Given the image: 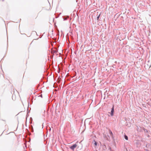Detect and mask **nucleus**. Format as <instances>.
Segmentation results:
<instances>
[{
  "label": "nucleus",
  "mask_w": 151,
  "mask_h": 151,
  "mask_svg": "<svg viewBox=\"0 0 151 151\" xmlns=\"http://www.w3.org/2000/svg\"><path fill=\"white\" fill-rule=\"evenodd\" d=\"M77 145L76 144L70 147V148L72 150L74 151L75 149L77 147Z\"/></svg>",
  "instance_id": "nucleus-1"
},
{
  "label": "nucleus",
  "mask_w": 151,
  "mask_h": 151,
  "mask_svg": "<svg viewBox=\"0 0 151 151\" xmlns=\"http://www.w3.org/2000/svg\"><path fill=\"white\" fill-rule=\"evenodd\" d=\"M114 106L111 109V115L112 116L113 115V113L114 112Z\"/></svg>",
  "instance_id": "nucleus-2"
},
{
  "label": "nucleus",
  "mask_w": 151,
  "mask_h": 151,
  "mask_svg": "<svg viewBox=\"0 0 151 151\" xmlns=\"http://www.w3.org/2000/svg\"><path fill=\"white\" fill-rule=\"evenodd\" d=\"M109 133L110 134V136L111 137H112L113 136V134L112 132L110 130H109Z\"/></svg>",
  "instance_id": "nucleus-3"
},
{
  "label": "nucleus",
  "mask_w": 151,
  "mask_h": 151,
  "mask_svg": "<svg viewBox=\"0 0 151 151\" xmlns=\"http://www.w3.org/2000/svg\"><path fill=\"white\" fill-rule=\"evenodd\" d=\"M93 143H94V144L95 146H96L97 145V143L94 140L93 141Z\"/></svg>",
  "instance_id": "nucleus-4"
},
{
  "label": "nucleus",
  "mask_w": 151,
  "mask_h": 151,
  "mask_svg": "<svg viewBox=\"0 0 151 151\" xmlns=\"http://www.w3.org/2000/svg\"><path fill=\"white\" fill-rule=\"evenodd\" d=\"M69 18V16H67V17H64L63 18V20L64 21L66 20L67 19V18Z\"/></svg>",
  "instance_id": "nucleus-5"
},
{
  "label": "nucleus",
  "mask_w": 151,
  "mask_h": 151,
  "mask_svg": "<svg viewBox=\"0 0 151 151\" xmlns=\"http://www.w3.org/2000/svg\"><path fill=\"white\" fill-rule=\"evenodd\" d=\"M124 138L126 140H127L128 139V137L126 135H124Z\"/></svg>",
  "instance_id": "nucleus-6"
},
{
  "label": "nucleus",
  "mask_w": 151,
  "mask_h": 151,
  "mask_svg": "<svg viewBox=\"0 0 151 151\" xmlns=\"http://www.w3.org/2000/svg\"><path fill=\"white\" fill-rule=\"evenodd\" d=\"M100 14H99L98 16L97 17V19L98 20L99 17H100Z\"/></svg>",
  "instance_id": "nucleus-7"
}]
</instances>
